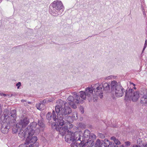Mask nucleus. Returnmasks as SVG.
<instances>
[{
    "mask_svg": "<svg viewBox=\"0 0 147 147\" xmlns=\"http://www.w3.org/2000/svg\"><path fill=\"white\" fill-rule=\"evenodd\" d=\"M93 87H88L86 88L85 92L81 91L79 92L80 96L77 95L76 92L74 94L75 96L74 98L71 96H69L67 98V102L69 105L73 108H76V105L80 103H82L83 100L86 99V96L88 97L90 100L92 99V97L93 100V96L94 95L93 93Z\"/></svg>",
    "mask_w": 147,
    "mask_h": 147,
    "instance_id": "obj_1",
    "label": "nucleus"
},
{
    "mask_svg": "<svg viewBox=\"0 0 147 147\" xmlns=\"http://www.w3.org/2000/svg\"><path fill=\"white\" fill-rule=\"evenodd\" d=\"M16 111L15 110L11 111L10 113L6 115H4V119L3 122L1 124V132L3 134H7L9 131L10 128V125L12 122H15L16 121Z\"/></svg>",
    "mask_w": 147,
    "mask_h": 147,
    "instance_id": "obj_2",
    "label": "nucleus"
},
{
    "mask_svg": "<svg viewBox=\"0 0 147 147\" xmlns=\"http://www.w3.org/2000/svg\"><path fill=\"white\" fill-rule=\"evenodd\" d=\"M59 103L55 107L56 112L58 113H60L61 117L63 119V117H67V118L72 112L71 109L68 106L67 102L64 101L60 100Z\"/></svg>",
    "mask_w": 147,
    "mask_h": 147,
    "instance_id": "obj_3",
    "label": "nucleus"
},
{
    "mask_svg": "<svg viewBox=\"0 0 147 147\" xmlns=\"http://www.w3.org/2000/svg\"><path fill=\"white\" fill-rule=\"evenodd\" d=\"M64 7L61 1L59 0L54 1L50 5L49 7V12L54 16H57L59 15V11L62 10Z\"/></svg>",
    "mask_w": 147,
    "mask_h": 147,
    "instance_id": "obj_4",
    "label": "nucleus"
},
{
    "mask_svg": "<svg viewBox=\"0 0 147 147\" xmlns=\"http://www.w3.org/2000/svg\"><path fill=\"white\" fill-rule=\"evenodd\" d=\"M111 89L115 92L117 97H120L123 95L125 91L119 83L115 81H113L111 83Z\"/></svg>",
    "mask_w": 147,
    "mask_h": 147,
    "instance_id": "obj_5",
    "label": "nucleus"
},
{
    "mask_svg": "<svg viewBox=\"0 0 147 147\" xmlns=\"http://www.w3.org/2000/svg\"><path fill=\"white\" fill-rule=\"evenodd\" d=\"M83 134L80 132H76L74 133H68L65 136V141L68 143H70L71 141H81L82 135Z\"/></svg>",
    "mask_w": 147,
    "mask_h": 147,
    "instance_id": "obj_6",
    "label": "nucleus"
},
{
    "mask_svg": "<svg viewBox=\"0 0 147 147\" xmlns=\"http://www.w3.org/2000/svg\"><path fill=\"white\" fill-rule=\"evenodd\" d=\"M65 122L63 120V124L62 125H59L61 126H64L62 127H60L59 129L60 132L62 134V135H64L66 134V132H68L69 131L68 129L72 128L73 127V125L71 123L73 122V120L71 118V117H69L66 118Z\"/></svg>",
    "mask_w": 147,
    "mask_h": 147,
    "instance_id": "obj_7",
    "label": "nucleus"
},
{
    "mask_svg": "<svg viewBox=\"0 0 147 147\" xmlns=\"http://www.w3.org/2000/svg\"><path fill=\"white\" fill-rule=\"evenodd\" d=\"M125 97L126 99L129 100L131 99L134 102L137 101L140 97L138 91L134 92L132 89H129L128 90H125Z\"/></svg>",
    "mask_w": 147,
    "mask_h": 147,
    "instance_id": "obj_8",
    "label": "nucleus"
},
{
    "mask_svg": "<svg viewBox=\"0 0 147 147\" xmlns=\"http://www.w3.org/2000/svg\"><path fill=\"white\" fill-rule=\"evenodd\" d=\"M93 90L94 94L93 96V100L94 101H97L98 97L102 98L103 96V89L101 85L96 84L94 86Z\"/></svg>",
    "mask_w": 147,
    "mask_h": 147,
    "instance_id": "obj_9",
    "label": "nucleus"
},
{
    "mask_svg": "<svg viewBox=\"0 0 147 147\" xmlns=\"http://www.w3.org/2000/svg\"><path fill=\"white\" fill-rule=\"evenodd\" d=\"M56 113L57 115H56L55 111L54 110L53 111L52 117L53 120L56 122L55 124H57L59 126V125H62L63 124V120L61 117L60 113H58L56 112Z\"/></svg>",
    "mask_w": 147,
    "mask_h": 147,
    "instance_id": "obj_10",
    "label": "nucleus"
},
{
    "mask_svg": "<svg viewBox=\"0 0 147 147\" xmlns=\"http://www.w3.org/2000/svg\"><path fill=\"white\" fill-rule=\"evenodd\" d=\"M37 126V123L36 122H33L31 123L26 129L29 131V135H33L35 131L38 132V129Z\"/></svg>",
    "mask_w": 147,
    "mask_h": 147,
    "instance_id": "obj_11",
    "label": "nucleus"
},
{
    "mask_svg": "<svg viewBox=\"0 0 147 147\" xmlns=\"http://www.w3.org/2000/svg\"><path fill=\"white\" fill-rule=\"evenodd\" d=\"M29 119L26 117L22 118L17 123V125L19 126L21 128L24 129L26 127L29 123Z\"/></svg>",
    "mask_w": 147,
    "mask_h": 147,
    "instance_id": "obj_12",
    "label": "nucleus"
},
{
    "mask_svg": "<svg viewBox=\"0 0 147 147\" xmlns=\"http://www.w3.org/2000/svg\"><path fill=\"white\" fill-rule=\"evenodd\" d=\"M18 136L21 138H25L26 134L28 135L29 131L28 130L24 128H21V130L19 129L18 131Z\"/></svg>",
    "mask_w": 147,
    "mask_h": 147,
    "instance_id": "obj_13",
    "label": "nucleus"
},
{
    "mask_svg": "<svg viewBox=\"0 0 147 147\" xmlns=\"http://www.w3.org/2000/svg\"><path fill=\"white\" fill-rule=\"evenodd\" d=\"M43 121L42 119H38L37 127L38 132H39L40 131H43L45 129V126Z\"/></svg>",
    "mask_w": 147,
    "mask_h": 147,
    "instance_id": "obj_14",
    "label": "nucleus"
},
{
    "mask_svg": "<svg viewBox=\"0 0 147 147\" xmlns=\"http://www.w3.org/2000/svg\"><path fill=\"white\" fill-rule=\"evenodd\" d=\"M90 134V131L88 130H85L83 134L82 135V140L86 142V141L88 140Z\"/></svg>",
    "mask_w": 147,
    "mask_h": 147,
    "instance_id": "obj_15",
    "label": "nucleus"
},
{
    "mask_svg": "<svg viewBox=\"0 0 147 147\" xmlns=\"http://www.w3.org/2000/svg\"><path fill=\"white\" fill-rule=\"evenodd\" d=\"M103 87V90L106 92H110L111 88V84L105 83L102 86Z\"/></svg>",
    "mask_w": 147,
    "mask_h": 147,
    "instance_id": "obj_16",
    "label": "nucleus"
},
{
    "mask_svg": "<svg viewBox=\"0 0 147 147\" xmlns=\"http://www.w3.org/2000/svg\"><path fill=\"white\" fill-rule=\"evenodd\" d=\"M104 144L106 147H113V143L110 142L109 140L107 139H105L103 141Z\"/></svg>",
    "mask_w": 147,
    "mask_h": 147,
    "instance_id": "obj_17",
    "label": "nucleus"
},
{
    "mask_svg": "<svg viewBox=\"0 0 147 147\" xmlns=\"http://www.w3.org/2000/svg\"><path fill=\"white\" fill-rule=\"evenodd\" d=\"M141 102L144 104H147V95H144L141 98Z\"/></svg>",
    "mask_w": 147,
    "mask_h": 147,
    "instance_id": "obj_18",
    "label": "nucleus"
},
{
    "mask_svg": "<svg viewBox=\"0 0 147 147\" xmlns=\"http://www.w3.org/2000/svg\"><path fill=\"white\" fill-rule=\"evenodd\" d=\"M45 105H43L42 104V102L38 103L36 104V107L37 109L40 110H42L44 109V108H43V107H44Z\"/></svg>",
    "mask_w": 147,
    "mask_h": 147,
    "instance_id": "obj_19",
    "label": "nucleus"
},
{
    "mask_svg": "<svg viewBox=\"0 0 147 147\" xmlns=\"http://www.w3.org/2000/svg\"><path fill=\"white\" fill-rule=\"evenodd\" d=\"M19 129L21 130V127L19 126H17V124L15 127H13L12 129V132L13 133H16L18 132Z\"/></svg>",
    "mask_w": 147,
    "mask_h": 147,
    "instance_id": "obj_20",
    "label": "nucleus"
},
{
    "mask_svg": "<svg viewBox=\"0 0 147 147\" xmlns=\"http://www.w3.org/2000/svg\"><path fill=\"white\" fill-rule=\"evenodd\" d=\"M72 142L70 146L71 147H78V142H77L71 141L70 143Z\"/></svg>",
    "mask_w": 147,
    "mask_h": 147,
    "instance_id": "obj_21",
    "label": "nucleus"
},
{
    "mask_svg": "<svg viewBox=\"0 0 147 147\" xmlns=\"http://www.w3.org/2000/svg\"><path fill=\"white\" fill-rule=\"evenodd\" d=\"M80 142H78V147H84L85 146V141H82V139H81V141H79Z\"/></svg>",
    "mask_w": 147,
    "mask_h": 147,
    "instance_id": "obj_22",
    "label": "nucleus"
},
{
    "mask_svg": "<svg viewBox=\"0 0 147 147\" xmlns=\"http://www.w3.org/2000/svg\"><path fill=\"white\" fill-rule=\"evenodd\" d=\"M77 117L78 114L76 112L74 113V114H72V117H71V118H72L73 121L74 119L75 120L77 119Z\"/></svg>",
    "mask_w": 147,
    "mask_h": 147,
    "instance_id": "obj_23",
    "label": "nucleus"
},
{
    "mask_svg": "<svg viewBox=\"0 0 147 147\" xmlns=\"http://www.w3.org/2000/svg\"><path fill=\"white\" fill-rule=\"evenodd\" d=\"M52 114L51 113L49 112L47 115L46 117L48 120H50L52 118Z\"/></svg>",
    "mask_w": 147,
    "mask_h": 147,
    "instance_id": "obj_24",
    "label": "nucleus"
},
{
    "mask_svg": "<svg viewBox=\"0 0 147 147\" xmlns=\"http://www.w3.org/2000/svg\"><path fill=\"white\" fill-rule=\"evenodd\" d=\"M101 142L100 140L98 139L96 142L95 145L96 147H99L101 145Z\"/></svg>",
    "mask_w": 147,
    "mask_h": 147,
    "instance_id": "obj_25",
    "label": "nucleus"
},
{
    "mask_svg": "<svg viewBox=\"0 0 147 147\" xmlns=\"http://www.w3.org/2000/svg\"><path fill=\"white\" fill-rule=\"evenodd\" d=\"M96 138V136L94 134H90V136L89 138V139H95Z\"/></svg>",
    "mask_w": 147,
    "mask_h": 147,
    "instance_id": "obj_26",
    "label": "nucleus"
},
{
    "mask_svg": "<svg viewBox=\"0 0 147 147\" xmlns=\"http://www.w3.org/2000/svg\"><path fill=\"white\" fill-rule=\"evenodd\" d=\"M32 144H30L29 145V147H33ZM19 147H28L26 144H22L20 145Z\"/></svg>",
    "mask_w": 147,
    "mask_h": 147,
    "instance_id": "obj_27",
    "label": "nucleus"
},
{
    "mask_svg": "<svg viewBox=\"0 0 147 147\" xmlns=\"http://www.w3.org/2000/svg\"><path fill=\"white\" fill-rule=\"evenodd\" d=\"M114 142L115 144L117 145H119L120 144V142L117 139L115 140Z\"/></svg>",
    "mask_w": 147,
    "mask_h": 147,
    "instance_id": "obj_28",
    "label": "nucleus"
},
{
    "mask_svg": "<svg viewBox=\"0 0 147 147\" xmlns=\"http://www.w3.org/2000/svg\"><path fill=\"white\" fill-rule=\"evenodd\" d=\"M147 45V40H146L145 41V42L144 44V47L143 49L142 52H143L145 50V49H146V46Z\"/></svg>",
    "mask_w": 147,
    "mask_h": 147,
    "instance_id": "obj_29",
    "label": "nucleus"
},
{
    "mask_svg": "<svg viewBox=\"0 0 147 147\" xmlns=\"http://www.w3.org/2000/svg\"><path fill=\"white\" fill-rule=\"evenodd\" d=\"M21 85V83L20 82H18V83L16 84V86H17L18 89L20 87Z\"/></svg>",
    "mask_w": 147,
    "mask_h": 147,
    "instance_id": "obj_30",
    "label": "nucleus"
},
{
    "mask_svg": "<svg viewBox=\"0 0 147 147\" xmlns=\"http://www.w3.org/2000/svg\"><path fill=\"white\" fill-rule=\"evenodd\" d=\"M40 102H42V104H43V105H45L44 104L47 102V100L46 99H45L43 101H41Z\"/></svg>",
    "mask_w": 147,
    "mask_h": 147,
    "instance_id": "obj_31",
    "label": "nucleus"
},
{
    "mask_svg": "<svg viewBox=\"0 0 147 147\" xmlns=\"http://www.w3.org/2000/svg\"><path fill=\"white\" fill-rule=\"evenodd\" d=\"M53 100V99L52 98H50L49 99L47 100V102H51Z\"/></svg>",
    "mask_w": 147,
    "mask_h": 147,
    "instance_id": "obj_32",
    "label": "nucleus"
},
{
    "mask_svg": "<svg viewBox=\"0 0 147 147\" xmlns=\"http://www.w3.org/2000/svg\"><path fill=\"white\" fill-rule=\"evenodd\" d=\"M116 138L114 136L112 137L111 138V139L112 140H113L114 141H115V140Z\"/></svg>",
    "mask_w": 147,
    "mask_h": 147,
    "instance_id": "obj_33",
    "label": "nucleus"
},
{
    "mask_svg": "<svg viewBox=\"0 0 147 147\" xmlns=\"http://www.w3.org/2000/svg\"><path fill=\"white\" fill-rule=\"evenodd\" d=\"M80 110L81 111V113L82 114L84 112V109L83 108H82L80 109Z\"/></svg>",
    "mask_w": 147,
    "mask_h": 147,
    "instance_id": "obj_34",
    "label": "nucleus"
},
{
    "mask_svg": "<svg viewBox=\"0 0 147 147\" xmlns=\"http://www.w3.org/2000/svg\"><path fill=\"white\" fill-rule=\"evenodd\" d=\"M105 144H104V143H102L100 145V146L99 147H106L105 146Z\"/></svg>",
    "mask_w": 147,
    "mask_h": 147,
    "instance_id": "obj_35",
    "label": "nucleus"
},
{
    "mask_svg": "<svg viewBox=\"0 0 147 147\" xmlns=\"http://www.w3.org/2000/svg\"><path fill=\"white\" fill-rule=\"evenodd\" d=\"M125 143L127 145H129L130 144V142L128 141L126 142Z\"/></svg>",
    "mask_w": 147,
    "mask_h": 147,
    "instance_id": "obj_36",
    "label": "nucleus"
},
{
    "mask_svg": "<svg viewBox=\"0 0 147 147\" xmlns=\"http://www.w3.org/2000/svg\"><path fill=\"white\" fill-rule=\"evenodd\" d=\"M133 147H141V146L139 145H134L133 146Z\"/></svg>",
    "mask_w": 147,
    "mask_h": 147,
    "instance_id": "obj_37",
    "label": "nucleus"
},
{
    "mask_svg": "<svg viewBox=\"0 0 147 147\" xmlns=\"http://www.w3.org/2000/svg\"><path fill=\"white\" fill-rule=\"evenodd\" d=\"M111 78V76H109L107 78V79H109L110 78Z\"/></svg>",
    "mask_w": 147,
    "mask_h": 147,
    "instance_id": "obj_38",
    "label": "nucleus"
},
{
    "mask_svg": "<svg viewBox=\"0 0 147 147\" xmlns=\"http://www.w3.org/2000/svg\"><path fill=\"white\" fill-rule=\"evenodd\" d=\"M21 102H26V100H25L22 99L21 100Z\"/></svg>",
    "mask_w": 147,
    "mask_h": 147,
    "instance_id": "obj_39",
    "label": "nucleus"
},
{
    "mask_svg": "<svg viewBox=\"0 0 147 147\" xmlns=\"http://www.w3.org/2000/svg\"><path fill=\"white\" fill-rule=\"evenodd\" d=\"M144 147H147V144Z\"/></svg>",
    "mask_w": 147,
    "mask_h": 147,
    "instance_id": "obj_40",
    "label": "nucleus"
},
{
    "mask_svg": "<svg viewBox=\"0 0 147 147\" xmlns=\"http://www.w3.org/2000/svg\"><path fill=\"white\" fill-rule=\"evenodd\" d=\"M132 84H133V85L134 86H135V85L133 83H132Z\"/></svg>",
    "mask_w": 147,
    "mask_h": 147,
    "instance_id": "obj_41",
    "label": "nucleus"
},
{
    "mask_svg": "<svg viewBox=\"0 0 147 147\" xmlns=\"http://www.w3.org/2000/svg\"><path fill=\"white\" fill-rule=\"evenodd\" d=\"M28 103L29 104H31V102H28Z\"/></svg>",
    "mask_w": 147,
    "mask_h": 147,
    "instance_id": "obj_42",
    "label": "nucleus"
},
{
    "mask_svg": "<svg viewBox=\"0 0 147 147\" xmlns=\"http://www.w3.org/2000/svg\"><path fill=\"white\" fill-rule=\"evenodd\" d=\"M3 95L4 96H6V95L5 94H3Z\"/></svg>",
    "mask_w": 147,
    "mask_h": 147,
    "instance_id": "obj_43",
    "label": "nucleus"
},
{
    "mask_svg": "<svg viewBox=\"0 0 147 147\" xmlns=\"http://www.w3.org/2000/svg\"><path fill=\"white\" fill-rule=\"evenodd\" d=\"M134 89H136V88L135 87H134Z\"/></svg>",
    "mask_w": 147,
    "mask_h": 147,
    "instance_id": "obj_44",
    "label": "nucleus"
}]
</instances>
